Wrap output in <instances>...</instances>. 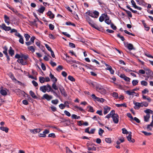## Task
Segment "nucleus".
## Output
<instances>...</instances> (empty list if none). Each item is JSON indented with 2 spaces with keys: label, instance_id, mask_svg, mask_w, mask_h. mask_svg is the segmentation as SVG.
<instances>
[{
  "label": "nucleus",
  "instance_id": "nucleus-1",
  "mask_svg": "<svg viewBox=\"0 0 153 153\" xmlns=\"http://www.w3.org/2000/svg\"><path fill=\"white\" fill-rule=\"evenodd\" d=\"M86 13L89 16L95 18H97L99 14V12L96 10L94 11V12L90 10H88Z\"/></svg>",
  "mask_w": 153,
  "mask_h": 153
},
{
  "label": "nucleus",
  "instance_id": "nucleus-2",
  "mask_svg": "<svg viewBox=\"0 0 153 153\" xmlns=\"http://www.w3.org/2000/svg\"><path fill=\"white\" fill-rule=\"evenodd\" d=\"M86 13L89 16L95 18H97L99 14V12L96 10L94 11V12L90 10H88Z\"/></svg>",
  "mask_w": 153,
  "mask_h": 153
},
{
  "label": "nucleus",
  "instance_id": "nucleus-3",
  "mask_svg": "<svg viewBox=\"0 0 153 153\" xmlns=\"http://www.w3.org/2000/svg\"><path fill=\"white\" fill-rule=\"evenodd\" d=\"M51 88V86L49 84H47L46 85L41 86L40 88V90L44 93H45L46 91H50Z\"/></svg>",
  "mask_w": 153,
  "mask_h": 153
},
{
  "label": "nucleus",
  "instance_id": "nucleus-4",
  "mask_svg": "<svg viewBox=\"0 0 153 153\" xmlns=\"http://www.w3.org/2000/svg\"><path fill=\"white\" fill-rule=\"evenodd\" d=\"M96 88L97 91L100 93L101 94H104L106 93L105 90L100 85L97 84L96 85Z\"/></svg>",
  "mask_w": 153,
  "mask_h": 153
},
{
  "label": "nucleus",
  "instance_id": "nucleus-5",
  "mask_svg": "<svg viewBox=\"0 0 153 153\" xmlns=\"http://www.w3.org/2000/svg\"><path fill=\"white\" fill-rule=\"evenodd\" d=\"M58 88L61 92L62 95L65 97H66L67 94L64 88L61 85H60L58 86Z\"/></svg>",
  "mask_w": 153,
  "mask_h": 153
},
{
  "label": "nucleus",
  "instance_id": "nucleus-6",
  "mask_svg": "<svg viewBox=\"0 0 153 153\" xmlns=\"http://www.w3.org/2000/svg\"><path fill=\"white\" fill-rule=\"evenodd\" d=\"M113 119V121L115 123H117L119 121V116L117 114H114L112 117Z\"/></svg>",
  "mask_w": 153,
  "mask_h": 153
},
{
  "label": "nucleus",
  "instance_id": "nucleus-7",
  "mask_svg": "<svg viewBox=\"0 0 153 153\" xmlns=\"http://www.w3.org/2000/svg\"><path fill=\"white\" fill-rule=\"evenodd\" d=\"M3 48L4 50L3 51V53L5 55L6 57H7V60L8 61H10V58H9L7 52V47L6 46H5Z\"/></svg>",
  "mask_w": 153,
  "mask_h": 153
},
{
  "label": "nucleus",
  "instance_id": "nucleus-8",
  "mask_svg": "<svg viewBox=\"0 0 153 153\" xmlns=\"http://www.w3.org/2000/svg\"><path fill=\"white\" fill-rule=\"evenodd\" d=\"M42 98V99H45L49 101L52 98V97L51 96L48 95L47 94H45L43 95Z\"/></svg>",
  "mask_w": 153,
  "mask_h": 153
},
{
  "label": "nucleus",
  "instance_id": "nucleus-9",
  "mask_svg": "<svg viewBox=\"0 0 153 153\" xmlns=\"http://www.w3.org/2000/svg\"><path fill=\"white\" fill-rule=\"evenodd\" d=\"M107 16V14L106 13H104L102 14L101 15L100 17L99 18V20L101 22H102L104 20V19H105V17Z\"/></svg>",
  "mask_w": 153,
  "mask_h": 153
},
{
  "label": "nucleus",
  "instance_id": "nucleus-10",
  "mask_svg": "<svg viewBox=\"0 0 153 153\" xmlns=\"http://www.w3.org/2000/svg\"><path fill=\"white\" fill-rule=\"evenodd\" d=\"M131 133L130 132V133L127 136V138L128 140L130 142H132L133 143L135 142V140L134 139H132L131 138Z\"/></svg>",
  "mask_w": 153,
  "mask_h": 153
},
{
  "label": "nucleus",
  "instance_id": "nucleus-11",
  "mask_svg": "<svg viewBox=\"0 0 153 153\" xmlns=\"http://www.w3.org/2000/svg\"><path fill=\"white\" fill-rule=\"evenodd\" d=\"M45 8L42 5L40 6V7L37 10V11L40 13H43L45 10Z\"/></svg>",
  "mask_w": 153,
  "mask_h": 153
},
{
  "label": "nucleus",
  "instance_id": "nucleus-12",
  "mask_svg": "<svg viewBox=\"0 0 153 153\" xmlns=\"http://www.w3.org/2000/svg\"><path fill=\"white\" fill-rule=\"evenodd\" d=\"M103 109H104V114H106L109 111L111 108L107 106H105L104 107Z\"/></svg>",
  "mask_w": 153,
  "mask_h": 153
},
{
  "label": "nucleus",
  "instance_id": "nucleus-13",
  "mask_svg": "<svg viewBox=\"0 0 153 153\" xmlns=\"http://www.w3.org/2000/svg\"><path fill=\"white\" fill-rule=\"evenodd\" d=\"M134 104L135 105V106H134V108L135 109H139L140 107H141V105L140 103L138 102H136L135 101L133 102Z\"/></svg>",
  "mask_w": 153,
  "mask_h": 153
},
{
  "label": "nucleus",
  "instance_id": "nucleus-14",
  "mask_svg": "<svg viewBox=\"0 0 153 153\" xmlns=\"http://www.w3.org/2000/svg\"><path fill=\"white\" fill-rule=\"evenodd\" d=\"M41 131V129L40 128H36L33 130L31 129L30 131L31 133L35 134Z\"/></svg>",
  "mask_w": 153,
  "mask_h": 153
},
{
  "label": "nucleus",
  "instance_id": "nucleus-15",
  "mask_svg": "<svg viewBox=\"0 0 153 153\" xmlns=\"http://www.w3.org/2000/svg\"><path fill=\"white\" fill-rule=\"evenodd\" d=\"M47 14L51 19H53L54 17V15L51 11H49Z\"/></svg>",
  "mask_w": 153,
  "mask_h": 153
},
{
  "label": "nucleus",
  "instance_id": "nucleus-16",
  "mask_svg": "<svg viewBox=\"0 0 153 153\" xmlns=\"http://www.w3.org/2000/svg\"><path fill=\"white\" fill-rule=\"evenodd\" d=\"M17 61L18 63H21L22 65H25L27 64V62L24 61L23 59L22 58H21V59H18L17 60Z\"/></svg>",
  "mask_w": 153,
  "mask_h": 153
},
{
  "label": "nucleus",
  "instance_id": "nucleus-17",
  "mask_svg": "<svg viewBox=\"0 0 153 153\" xmlns=\"http://www.w3.org/2000/svg\"><path fill=\"white\" fill-rule=\"evenodd\" d=\"M115 111L114 110H112L110 113H109L105 117L107 118H109L111 117H112L113 116V115L114 114Z\"/></svg>",
  "mask_w": 153,
  "mask_h": 153
},
{
  "label": "nucleus",
  "instance_id": "nucleus-18",
  "mask_svg": "<svg viewBox=\"0 0 153 153\" xmlns=\"http://www.w3.org/2000/svg\"><path fill=\"white\" fill-rule=\"evenodd\" d=\"M105 22L108 25H110L111 23V21L109 19V17L107 15V16L105 17Z\"/></svg>",
  "mask_w": 153,
  "mask_h": 153
},
{
  "label": "nucleus",
  "instance_id": "nucleus-19",
  "mask_svg": "<svg viewBox=\"0 0 153 153\" xmlns=\"http://www.w3.org/2000/svg\"><path fill=\"white\" fill-rule=\"evenodd\" d=\"M4 17L5 22L7 24V25H9L10 23L9 17L6 15H4Z\"/></svg>",
  "mask_w": 153,
  "mask_h": 153
},
{
  "label": "nucleus",
  "instance_id": "nucleus-20",
  "mask_svg": "<svg viewBox=\"0 0 153 153\" xmlns=\"http://www.w3.org/2000/svg\"><path fill=\"white\" fill-rule=\"evenodd\" d=\"M150 118V115L146 114V116H144V121L146 122H148Z\"/></svg>",
  "mask_w": 153,
  "mask_h": 153
},
{
  "label": "nucleus",
  "instance_id": "nucleus-21",
  "mask_svg": "<svg viewBox=\"0 0 153 153\" xmlns=\"http://www.w3.org/2000/svg\"><path fill=\"white\" fill-rule=\"evenodd\" d=\"M147 72H146V74H147L149 75L150 76L153 77V72L151 70L147 68Z\"/></svg>",
  "mask_w": 153,
  "mask_h": 153
},
{
  "label": "nucleus",
  "instance_id": "nucleus-22",
  "mask_svg": "<svg viewBox=\"0 0 153 153\" xmlns=\"http://www.w3.org/2000/svg\"><path fill=\"white\" fill-rule=\"evenodd\" d=\"M9 53L11 56H13L14 55V51L11 47H10V48L9 50Z\"/></svg>",
  "mask_w": 153,
  "mask_h": 153
},
{
  "label": "nucleus",
  "instance_id": "nucleus-23",
  "mask_svg": "<svg viewBox=\"0 0 153 153\" xmlns=\"http://www.w3.org/2000/svg\"><path fill=\"white\" fill-rule=\"evenodd\" d=\"M52 81L53 82V83L52 85V88L55 90H57L58 89V87L56 86V82H54L53 80H52Z\"/></svg>",
  "mask_w": 153,
  "mask_h": 153
},
{
  "label": "nucleus",
  "instance_id": "nucleus-24",
  "mask_svg": "<svg viewBox=\"0 0 153 153\" xmlns=\"http://www.w3.org/2000/svg\"><path fill=\"white\" fill-rule=\"evenodd\" d=\"M0 28L2 29H11V27L9 26H6V25L3 23L1 25H0Z\"/></svg>",
  "mask_w": 153,
  "mask_h": 153
},
{
  "label": "nucleus",
  "instance_id": "nucleus-25",
  "mask_svg": "<svg viewBox=\"0 0 153 153\" xmlns=\"http://www.w3.org/2000/svg\"><path fill=\"white\" fill-rule=\"evenodd\" d=\"M31 96L34 99L37 98V97L36 96L34 93L32 91H30L29 92Z\"/></svg>",
  "mask_w": 153,
  "mask_h": 153
},
{
  "label": "nucleus",
  "instance_id": "nucleus-26",
  "mask_svg": "<svg viewBox=\"0 0 153 153\" xmlns=\"http://www.w3.org/2000/svg\"><path fill=\"white\" fill-rule=\"evenodd\" d=\"M0 129L2 131H5L6 133L8 132L9 129L8 128L4 126H1L0 127Z\"/></svg>",
  "mask_w": 153,
  "mask_h": 153
},
{
  "label": "nucleus",
  "instance_id": "nucleus-27",
  "mask_svg": "<svg viewBox=\"0 0 153 153\" xmlns=\"http://www.w3.org/2000/svg\"><path fill=\"white\" fill-rule=\"evenodd\" d=\"M21 58H23L24 60H27L29 58V56L27 54H24L21 53Z\"/></svg>",
  "mask_w": 153,
  "mask_h": 153
},
{
  "label": "nucleus",
  "instance_id": "nucleus-28",
  "mask_svg": "<svg viewBox=\"0 0 153 153\" xmlns=\"http://www.w3.org/2000/svg\"><path fill=\"white\" fill-rule=\"evenodd\" d=\"M125 92L127 94L129 95H133L134 93H136L133 91L132 90L131 91L129 90L126 91H125Z\"/></svg>",
  "mask_w": 153,
  "mask_h": 153
},
{
  "label": "nucleus",
  "instance_id": "nucleus-29",
  "mask_svg": "<svg viewBox=\"0 0 153 153\" xmlns=\"http://www.w3.org/2000/svg\"><path fill=\"white\" fill-rule=\"evenodd\" d=\"M49 76L50 77V78L52 79V80H53V79H54V82H56L57 80V79L54 76H53V75L51 72L50 73V74L49 75Z\"/></svg>",
  "mask_w": 153,
  "mask_h": 153
},
{
  "label": "nucleus",
  "instance_id": "nucleus-30",
  "mask_svg": "<svg viewBox=\"0 0 153 153\" xmlns=\"http://www.w3.org/2000/svg\"><path fill=\"white\" fill-rule=\"evenodd\" d=\"M122 9L123 10L126 12V13L128 14V15L129 17H132V15L131 12L127 10L124 8H123Z\"/></svg>",
  "mask_w": 153,
  "mask_h": 153
},
{
  "label": "nucleus",
  "instance_id": "nucleus-31",
  "mask_svg": "<svg viewBox=\"0 0 153 153\" xmlns=\"http://www.w3.org/2000/svg\"><path fill=\"white\" fill-rule=\"evenodd\" d=\"M144 112L145 113L148 114H150V113H151V114H153V111L149 109H146V110L144 111Z\"/></svg>",
  "mask_w": 153,
  "mask_h": 153
},
{
  "label": "nucleus",
  "instance_id": "nucleus-32",
  "mask_svg": "<svg viewBox=\"0 0 153 153\" xmlns=\"http://www.w3.org/2000/svg\"><path fill=\"white\" fill-rule=\"evenodd\" d=\"M144 112L145 113L148 114H150V113H151V114H153V111L149 109H146V110L144 111Z\"/></svg>",
  "mask_w": 153,
  "mask_h": 153
},
{
  "label": "nucleus",
  "instance_id": "nucleus-33",
  "mask_svg": "<svg viewBox=\"0 0 153 153\" xmlns=\"http://www.w3.org/2000/svg\"><path fill=\"white\" fill-rule=\"evenodd\" d=\"M0 93L3 96H5L7 94V93L6 91L3 89H1L0 90Z\"/></svg>",
  "mask_w": 153,
  "mask_h": 153
},
{
  "label": "nucleus",
  "instance_id": "nucleus-34",
  "mask_svg": "<svg viewBox=\"0 0 153 153\" xmlns=\"http://www.w3.org/2000/svg\"><path fill=\"white\" fill-rule=\"evenodd\" d=\"M116 106L118 107H127V105L126 103H124L121 104H116Z\"/></svg>",
  "mask_w": 153,
  "mask_h": 153
},
{
  "label": "nucleus",
  "instance_id": "nucleus-35",
  "mask_svg": "<svg viewBox=\"0 0 153 153\" xmlns=\"http://www.w3.org/2000/svg\"><path fill=\"white\" fill-rule=\"evenodd\" d=\"M27 48L29 50L31 51L33 53L35 51V49L33 46H29L27 47Z\"/></svg>",
  "mask_w": 153,
  "mask_h": 153
},
{
  "label": "nucleus",
  "instance_id": "nucleus-36",
  "mask_svg": "<svg viewBox=\"0 0 153 153\" xmlns=\"http://www.w3.org/2000/svg\"><path fill=\"white\" fill-rule=\"evenodd\" d=\"M126 7L129 10H131L132 13H137V12L136 10H134L132 9L128 5L126 6Z\"/></svg>",
  "mask_w": 153,
  "mask_h": 153
},
{
  "label": "nucleus",
  "instance_id": "nucleus-37",
  "mask_svg": "<svg viewBox=\"0 0 153 153\" xmlns=\"http://www.w3.org/2000/svg\"><path fill=\"white\" fill-rule=\"evenodd\" d=\"M71 117L73 119H79L80 117L79 116H77L76 115L73 114L71 116Z\"/></svg>",
  "mask_w": 153,
  "mask_h": 153
},
{
  "label": "nucleus",
  "instance_id": "nucleus-38",
  "mask_svg": "<svg viewBox=\"0 0 153 153\" xmlns=\"http://www.w3.org/2000/svg\"><path fill=\"white\" fill-rule=\"evenodd\" d=\"M138 83V80H134L132 81V84L133 86L137 85Z\"/></svg>",
  "mask_w": 153,
  "mask_h": 153
},
{
  "label": "nucleus",
  "instance_id": "nucleus-39",
  "mask_svg": "<svg viewBox=\"0 0 153 153\" xmlns=\"http://www.w3.org/2000/svg\"><path fill=\"white\" fill-rule=\"evenodd\" d=\"M141 132L143 133L146 136H149L152 135V133L150 132H147L144 131H141Z\"/></svg>",
  "mask_w": 153,
  "mask_h": 153
},
{
  "label": "nucleus",
  "instance_id": "nucleus-40",
  "mask_svg": "<svg viewBox=\"0 0 153 153\" xmlns=\"http://www.w3.org/2000/svg\"><path fill=\"white\" fill-rule=\"evenodd\" d=\"M112 96L114 97L115 99H117L118 98V94L117 92H114L112 94Z\"/></svg>",
  "mask_w": 153,
  "mask_h": 153
},
{
  "label": "nucleus",
  "instance_id": "nucleus-41",
  "mask_svg": "<svg viewBox=\"0 0 153 153\" xmlns=\"http://www.w3.org/2000/svg\"><path fill=\"white\" fill-rule=\"evenodd\" d=\"M104 131L101 128H100L98 131V134L100 136L102 135V134L104 132Z\"/></svg>",
  "mask_w": 153,
  "mask_h": 153
},
{
  "label": "nucleus",
  "instance_id": "nucleus-42",
  "mask_svg": "<svg viewBox=\"0 0 153 153\" xmlns=\"http://www.w3.org/2000/svg\"><path fill=\"white\" fill-rule=\"evenodd\" d=\"M39 81L41 83H44L45 82V78L42 76L39 77Z\"/></svg>",
  "mask_w": 153,
  "mask_h": 153
},
{
  "label": "nucleus",
  "instance_id": "nucleus-43",
  "mask_svg": "<svg viewBox=\"0 0 153 153\" xmlns=\"http://www.w3.org/2000/svg\"><path fill=\"white\" fill-rule=\"evenodd\" d=\"M127 47L128 49L130 50H132L133 49V46L131 44H128V45Z\"/></svg>",
  "mask_w": 153,
  "mask_h": 153
},
{
  "label": "nucleus",
  "instance_id": "nucleus-44",
  "mask_svg": "<svg viewBox=\"0 0 153 153\" xmlns=\"http://www.w3.org/2000/svg\"><path fill=\"white\" fill-rule=\"evenodd\" d=\"M91 97L95 101H97L99 99V98L96 97L94 94H92L91 95Z\"/></svg>",
  "mask_w": 153,
  "mask_h": 153
},
{
  "label": "nucleus",
  "instance_id": "nucleus-45",
  "mask_svg": "<svg viewBox=\"0 0 153 153\" xmlns=\"http://www.w3.org/2000/svg\"><path fill=\"white\" fill-rule=\"evenodd\" d=\"M141 84L142 85L146 86L148 85V83L147 82L143 80L141 82Z\"/></svg>",
  "mask_w": 153,
  "mask_h": 153
},
{
  "label": "nucleus",
  "instance_id": "nucleus-46",
  "mask_svg": "<svg viewBox=\"0 0 153 153\" xmlns=\"http://www.w3.org/2000/svg\"><path fill=\"white\" fill-rule=\"evenodd\" d=\"M88 108H89V110H88V111L91 112H93L94 111V110L93 108V107L89 105V106H88L87 107Z\"/></svg>",
  "mask_w": 153,
  "mask_h": 153
},
{
  "label": "nucleus",
  "instance_id": "nucleus-47",
  "mask_svg": "<svg viewBox=\"0 0 153 153\" xmlns=\"http://www.w3.org/2000/svg\"><path fill=\"white\" fill-rule=\"evenodd\" d=\"M89 24L92 27L94 28L95 29H97L96 27V25L94 23L92 22H90L89 23Z\"/></svg>",
  "mask_w": 153,
  "mask_h": 153
},
{
  "label": "nucleus",
  "instance_id": "nucleus-48",
  "mask_svg": "<svg viewBox=\"0 0 153 153\" xmlns=\"http://www.w3.org/2000/svg\"><path fill=\"white\" fill-rule=\"evenodd\" d=\"M105 141L106 143H110L111 142V139L110 138H105Z\"/></svg>",
  "mask_w": 153,
  "mask_h": 153
},
{
  "label": "nucleus",
  "instance_id": "nucleus-49",
  "mask_svg": "<svg viewBox=\"0 0 153 153\" xmlns=\"http://www.w3.org/2000/svg\"><path fill=\"white\" fill-rule=\"evenodd\" d=\"M51 102L53 104H55V105H56L57 104L58 102H59V100L57 99H56L55 100H52L51 101Z\"/></svg>",
  "mask_w": 153,
  "mask_h": 153
},
{
  "label": "nucleus",
  "instance_id": "nucleus-50",
  "mask_svg": "<svg viewBox=\"0 0 153 153\" xmlns=\"http://www.w3.org/2000/svg\"><path fill=\"white\" fill-rule=\"evenodd\" d=\"M65 24L67 25H71L73 26H75V25L74 24L72 23V22H66L65 23Z\"/></svg>",
  "mask_w": 153,
  "mask_h": 153
},
{
  "label": "nucleus",
  "instance_id": "nucleus-51",
  "mask_svg": "<svg viewBox=\"0 0 153 153\" xmlns=\"http://www.w3.org/2000/svg\"><path fill=\"white\" fill-rule=\"evenodd\" d=\"M68 79L71 81L74 82L75 81L74 78L72 76L69 75L68 77Z\"/></svg>",
  "mask_w": 153,
  "mask_h": 153
},
{
  "label": "nucleus",
  "instance_id": "nucleus-52",
  "mask_svg": "<svg viewBox=\"0 0 153 153\" xmlns=\"http://www.w3.org/2000/svg\"><path fill=\"white\" fill-rule=\"evenodd\" d=\"M24 36L26 38V40L27 41L29 39L30 37V36L28 34L26 33L24 35Z\"/></svg>",
  "mask_w": 153,
  "mask_h": 153
},
{
  "label": "nucleus",
  "instance_id": "nucleus-53",
  "mask_svg": "<svg viewBox=\"0 0 153 153\" xmlns=\"http://www.w3.org/2000/svg\"><path fill=\"white\" fill-rule=\"evenodd\" d=\"M88 149L89 151L90 150H94L95 151L96 150V148L94 146H93L92 147H88Z\"/></svg>",
  "mask_w": 153,
  "mask_h": 153
},
{
  "label": "nucleus",
  "instance_id": "nucleus-54",
  "mask_svg": "<svg viewBox=\"0 0 153 153\" xmlns=\"http://www.w3.org/2000/svg\"><path fill=\"white\" fill-rule=\"evenodd\" d=\"M6 31H9L10 30H11L10 31V33H12L13 32H16V33L17 32V30L16 29H4Z\"/></svg>",
  "mask_w": 153,
  "mask_h": 153
},
{
  "label": "nucleus",
  "instance_id": "nucleus-55",
  "mask_svg": "<svg viewBox=\"0 0 153 153\" xmlns=\"http://www.w3.org/2000/svg\"><path fill=\"white\" fill-rule=\"evenodd\" d=\"M50 108H51L52 111L53 112H55L57 111L56 108L53 106H51Z\"/></svg>",
  "mask_w": 153,
  "mask_h": 153
},
{
  "label": "nucleus",
  "instance_id": "nucleus-56",
  "mask_svg": "<svg viewBox=\"0 0 153 153\" xmlns=\"http://www.w3.org/2000/svg\"><path fill=\"white\" fill-rule=\"evenodd\" d=\"M117 37L120 38L122 41H124L125 40V39L124 37L123 36L120 35L119 34H117Z\"/></svg>",
  "mask_w": 153,
  "mask_h": 153
},
{
  "label": "nucleus",
  "instance_id": "nucleus-57",
  "mask_svg": "<svg viewBox=\"0 0 153 153\" xmlns=\"http://www.w3.org/2000/svg\"><path fill=\"white\" fill-rule=\"evenodd\" d=\"M66 153H73V152L67 147L66 148Z\"/></svg>",
  "mask_w": 153,
  "mask_h": 153
},
{
  "label": "nucleus",
  "instance_id": "nucleus-58",
  "mask_svg": "<svg viewBox=\"0 0 153 153\" xmlns=\"http://www.w3.org/2000/svg\"><path fill=\"white\" fill-rule=\"evenodd\" d=\"M131 3L132 4V6L135 8L137 5H136V3L135 1L133 0H131Z\"/></svg>",
  "mask_w": 153,
  "mask_h": 153
},
{
  "label": "nucleus",
  "instance_id": "nucleus-59",
  "mask_svg": "<svg viewBox=\"0 0 153 153\" xmlns=\"http://www.w3.org/2000/svg\"><path fill=\"white\" fill-rule=\"evenodd\" d=\"M59 106L60 108L63 109L65 108V106L63 104H61L59 105Z\"/></svg>",
  "mask_w": 153,
  "mask_h": 153
},
{
  "label": "nucleus",
  "instance_id": "nucleus-60",
  "mask_svg": "<svg viewBox=\"0 0 153 153\" xmlns=\"http://www.w3.org/2000/svg\"><path fill=\"white\" fill-rule=\"evenodd\" d=\"M122 130L123 131L122 133L123 134H127V133H128V131L125 128H122Z\"/></svg>",
  "mask_w": 153,
  "mask_h": 153
},
{
  "label": "nucleus",
  "instance_id": "nucleus-61",
  "mask_svg": "<svg viewBox=\"0 0 153 153\" xmlns=\"http://www.w3.org/2000/svg\"><path fill=\"white\" fill-rule=\"evenodd\" d=\"M19 38L20 39L19 40V42L22 44H23L24 43V42L23 39L22 38V36L21 37H20Z\"/></svg>",
  "mask_w": 153,
  "mask_h": 153
},
{
  "label": "nucleus",
  "instance_id": "nucleus-62",
  "mask_svg": "<svg viewBox=\"0 0 153 153\" xmlns=\"http://www.w3.org/2000/svg\"><path fill=\"white\" fill-rule=\"evenodd\" d=\"M149 92V91L147 89H145L143 90L142 91V93L143 94H146Z\"/></svg>",
  "mask_w": 153,
  "mask_h": 153
},
{
  "label": "nucleus",
  "instance_id": "nucleus-63",
  "mask_svg": "<svg viewBox=\"0 0 153 153\" xmlns=\"http://www.w3.org/2000/svg\"><path fill=\"white\" fill-rule=\"evenodd\" d=\"M111 25V27L112 29H117V27L113 23H111L110 24Z\"/></svg>",
  "mask_w": 153,
  "mask_h": 153
},
{
  "label": "nucleus",
  "instance_id": "nucleus-64",
  "mask_svg": "<svg viewBox=\"0 0 153 153\" xmlns=\"http://www.w3.org/2000/svg\"><path fill=\"white\" fill-rule=\"evenodd\" d=\"M45 46L46 48L49 51H51L52 50L51 48L49 46V45L48 44H45Z\"/></svg>",
  "mask_w": 153,
  "mask_h": 153
}]
</instances>
